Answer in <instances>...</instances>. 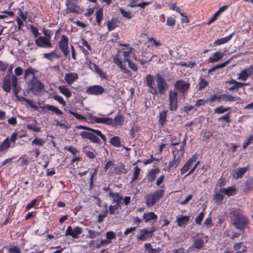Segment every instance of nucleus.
<instances>
[{
	"instance_id": "1",
	"label": "nucleus",
	"mask_w": 253,
	"mask_h": 253,
	"mask_svg": "<svg viewBox=\"0 0 253 253\" xmlns=\"http://www.w3.org/2000/svg\"><path fill=\"white\" fill-rule=\"evenodd\" d=\"M119 45L120 48L118 50L114 56L113 61L119 67L122 72L131 76L132 74L130 71L126 68L124 63L127 60H137L135 49L129 43H120Z\"/></svg>"
},
{
	"instance_id": "2",
	"label": "nucleus",
	"mask_w": 253,
	"mask_h": 253,
	"mask_svg": "<svg viewBox=\"0 0 253 253\" xmlns=\"http://www.w3.org/2000/svg\"><path fill=\"white\" fill-rule=\"evenodd\" d=\"M96 123L103 124L113 127L121 126L125 122V118L121 114H118L114 119L107 117H95L93 119Z\"/></svg>"
},
{
	"instance_id": "3",
	"label": "nucleus",
	"mask_w": 253,
	"mask_h": 253,
	"mask_svg": "<svg viewBox=\"0 0 253 253\" xmlns=\"http://www.w3.org/2000/svg\"><path fill=\"white\" fill-rule=\"evenodd\" d=\"M156 87L154 86L152 93L156 95H165L169 88V85L162 75L159 73L156 75Z\"/></svg>"
},
{
	"instance_id": "4",
	"label": "nucleus",
	"mask_w": 253,
	"mask_h": 253,
	"mask_svg": "<svg viewBox=\"0 0 253 253\" xmlns=\"http://www.w3.org/2000/svg\"><path fill=\"white\" fill-rule=\"evenodd\" d=\"M231 220L236 228L239 229H243L247 223L245 216L240 211H236L234 212Z\"/></svg>"
},
{
	"instance_id": "5",
	"label": "nucleus",
	"mask_w": 253,
	"mask_h": 253,
	"mask_svg": "<svg viewBox=\"0 0 253 253\" xmlns=\"http://www.w3.org/2000/svg\"><path fill=\"white\" fill-rule=\"evenodd\" d=\"M43 33L46 36H41L35 40V43L37 46L42 48H51L52 44L50 42V36L46 34V31L43 30Z\"/></svg>"
},
{
	"instance_id": "6",
	"label": "nucleus",
	"mask_w": 253,
	"mask_h": 253,
	"mask_svg": "<svg viewBox=\"0 0 253 253\" xmlns=\"http://www.w3.org/2000/svg\"><path fill=\"white\" fill-rule=\"evenodd\" d=\"M178 93L175 90H170L169 92V109L170 111H176L178 104Z\"/></svg>"
},
{
	"instance_id": "7",
	"label": "nucleus",
	"mask_w": 253,
	"mask_h": 253,
	"mask_svg": "<svg viewBox=\"0 0 253 253\" xmlns=\"http://www.w3.org/2000/svg\"><path fill=\"white\" fill-rule=\"evenodd\" d=\"M58 46L60 50L63 53L64 56L68 57L69 53V39L65 35L61 36V39L58 42Z\"/></svg>"
},
{
	"instance_id": "8",
	"label": "nucleus",
	"mask_w": 253,
	"mask_h": 253,
	"mask_svg": "<svg viewBox=\"0 0 253 253\" xmlns=\"http://www.w3.org/2000/svg\"><path fill=\"white\" fill-rule=\"evenodd\" d=\"M80 135L83 138L88 139L92 143L97 144H101V140L99 138L100 136L95 132L83 131L81 132Z\"/></svg>"
},
{
	"instance_id": "9",
	"label": "nucleus",
	"mask_w": 253,
	"mask_h": 253,
	"mask_svg": "<svg viewBox=\"0 0 253 253\" xmlns=\"http://www.w3.org/2000/svg\"><path fill=\"white\" fill-rule=\"evenodd\" d=\"M82 231V228L79 226H76L73 228L71 226H69L66 230L65 236H70L74 239H78Z\"/></svg>"
},
{
	"instance_id": "10",
	"label": "nucleus",
	"mask_w": 253,
	"mask_h": 253,
	"mask_svg": "<svg viewBox=\"0 0 253 253\" xmlns=\"http://www.w3.org/2000/svg\"><path fill=\"white\" fill-rule=\"evenodd\" d=\"M190 85L189 83L183 80H178L175 82L174 86L178 92L184 94L189 90Z\"/></svg>"
},
{
	"instance_id": "11",
	"label": "nucleus",
	"mask_w": 253,
	"mask_h": 253,
	"mask_svg": "<svg viewBox=\"0 0 253 253\" xmlns=\"http://www.w3.org/2000/svg\"><path fill=\"white\" fill-rule=\"evenodd\" d=\"M29 84L30 85V89L34 93L41 92L44 88L43 84L36 79L32 80Z\"/></svg>"
},
{
	"instance_id": "12",
	"label": "nucleus",
	"mask_w": 253,
	"mask_h": 253,
	"mask_svg": "<svg viewBox=\"0 0 253 253\" xmlns=\"http://www.w3.org/2000/svg\"><path fill=\"white\" fill-rule=\"evenodd\" d=\"M226 84L230 85L228 88L229 91H238L239 88L249 85L248 83L239 82L234 79L227 81Z\"/></svg>"
},
{
	"instance_id": "13",
	"label": "nucleus",
	"mask_w": 253,
	"mask_h": 253,
	"mask_svg": "<svg viewBox=\"0 0 253 253\" xmlns=\"http://www.w3.org/2000/svg\"><path fill=\"white\" fill-rule=\"evenodd\" d=\"M105 91L104 88L99 85H94L88 87L85 92L90 95H99Z\"/></svg>"
},
{
	"instance_id": "14",
	"label": "nucleus",
	"mask_w": 253,
	"mask_h": 253,
	"mask_svg": "<svg viewBox=\"0 0 253 253\" xmlns=\"http://www.w3.org/2000/svg\"><path fill=\"white\" fill-rule=\"evenodd\" d=\"M153 231L154 230L148 231L145 228L142 229L136 235V238L141 241H147L152 237Z\"/></svg>"
},
{
	"instance_id": "15",
	"label": "nucleus",
	"mask_w": 253,
	"mask_h": 253,
	"mask_svg": "<svg viewBox=\"0 0 253 253\" xmlns=\"http://www.w3.org/2000/svg\"><path fill=\"white\" fill-rule=\"evenodd\" d=\"M11 77L9 75H6L3 79L2 88L6 93H9L11 91Z\"/></svg>"
},
{
	"instance_id": "16",
	"label": "nucleus",
	"mask_w": 253,
	"mask_h": 253,
	"mask_svg": "<svg viewBox=\"0 0 253 253\" xmlns=\"http://www.w3.org/2000/svg\"><path fill=\"white\" fill-rule=\"evenodd\" d=\"M40 108L42 111L44 112L47 111H51L52 113H55L57 116H60L63 115V112L58 109L57 107L49 104H46L43 106H40Z\"/></svg>"
},
{
	"instance_id": "17",
	"label": "nucleus",
	"mask_w": 253,
	"mask_h": 253,
	"mask_svg": "<svg viewBox=\"0 0 253 253\" xmlns=\"http://www.w3.org/2000/svg\"><path fill=\"white\" fill-rule=\"evenodd\" d=\"M78 128L79 129H85L86 130H88V131H91L92 132H95V133H96L97 135H98L100 136V137L102 139V141L104 143H106V142L107 141V138L105 136V135L104 134H103L100 130H99L98 129H94L93 128L89 127L87 126H82V125H80V126H78Z\"/></svg>"
},
{
	"instance_id": "18",
	"label": "nucleus",
	"mask_w": 253,
	"mask_h": 253,
	"mask_svg": "<svg viewBox=\"0 0 253 253\" xmlns=\"http://www.w3.org/2000/svg\"><path fill=\"white\" fill-rule=\"evenodd\" d=\"M35 69L29 67L24 72V80L29 84L32 80L36 79L35 76Z\"/></svg>"
},
{
	"instance_id": "19",
	"label": "nucleus",
	"mask_w": 253,
	"mask_h": 253,
	"mask_svg": "<svg viewBox=\"0 0 253 253\" xmlns=\"http://www.w3.org/2000/svg\"><path fill=\"white\" fill-rule=\"evenodd\" d=\"M204 243V241L202 238L195 239L193 245L188 249L187 252H192L195 249H200L203 247Z\"/></svg>"
},
{
	"instance_id": "20",
	"label": "nucleus",
	"mask_w": 253,
	"mask_h": 253,
	"mask_svg": "<svg viewBox=\"0 0 253 253\" xmlns=\"http://www.w3.org/2000/svg\"><path fill=\"white\" fill-rule=\"evenodd\" d=\"M78 78L79 76L77 73L70 72L65 74L64 80L67 84L71 85L78 79Z\"/></svg>"
},
{
	"instance_id": "21",
	"label": "nucleus",
	"mask_w": 253,
	"mask_h": 253,
	"mask_svg": "<svg viewBox=\"0 0 253 253\" xmlns=\"http://www.w3.org/2000/svg\"><path fill=\"white\" fill-rule=\"evenodd\" d=\"M121 21L117 18H112L107 22V27L109 31L114 30L119 26Z\"/></svg>"
},
{
	"instance_id": "22",
	"label": "nucleus",
	"mask_w": 253,
	"mask_h": 253,
	"mask_svg": "<svg viewBox=\"0 0 253 253\" xmlns=\"http://www.w3.org/2000/svg\"><path fill=\"white\" fill-rule=\"evenodd\" d=\"M224 54V52L221 50H218L214 52L212 55L209 58L210 62L214 63L218 61L223 57Z\"/></svg>"
},
{
	"instance_id": "23",
	"label": "nucleus",
	"mask_w": 253,
	"mask_h": 253,
	"mask_svg": "<svg viewBox=\"0 0 253 253\" xmlns=\"http://www.w3.org/2000/svg\"><path fill=\"white\" fill-rule=\"evenodd\" d=\"M12 87L15 96H17L20 92V87L18 86V79L17 77L14 75L11 76Z\"/></svg>"
},
{
	"instance_id": "24",
	"label": "nucleus",
	"mask_w": 253,
	"mask_h": 253,
	"mask_svg": "<svg viewBox=\"0 0 253 253\" xmlns=\"http://www.w3.org/2000/svg\"><path fill=\"white\" fill-rule=\"evenodd\" d=\"M190 216L181 215L176 218L177 225L180 227H185L189 222Z\"/></svg>"
},
{
	"instance_id": "25",
	"label": "nucleus",
	"mask_w": 253,
	"mask_h": 253,
	"mask_svg": "<svg viewBox=\"0 0 253 253\" xmlns=\"http://www.w3.org/2000/svg\"><path fill=\"white\" fill-rule=\"evenodd\" d=\"M157 201H158V200L153 193L147 195L146 197V204L148 207H152Z\"/></svg>"
},
{
	"instance_id": "26",
	"label": "nucleus",
	"mask_w": 253,
	"mask_h": 253,
	"mask_svg": "<svg viewBox=\"0 0 253 253\" xmlns=\"http://www.w3.org/2000/svg\"><path fill=\"white\" fill-rule=\"evenodd\" d=\"M233 35L234 33H232L227 37L218 39L214 42V44L215 45H219L221 44H224L228 42L232 39Z\"/></svg>"
},
{
	"instance_id": "27",
	"label": "nucleus",
	"mask_w": 253,
	"mask_h": 253,
	"mask_svg": "<svg viewBox=\"0 0 253 253\" xmlns=\"http://www.w3.org/2000/svg\"><path fill=\"white\" fill-rule=\"evenodd\" d=\"M83 152L89 158H94L96 156L95 151L91 147L86 146L83 148Z\"/></svg>"
},
{
	"instance_id": "28",
	"label": "nucleus",
	"mask_w": 253,
	"mask_h": 253,
	"mask_svg": "<svg viewBox=\"0 0 253 253\" xmlns=\"http://www.w3.org/2000/svg\"><path fill=\"white\" fill-rule=\"evenodd\" d=\"M58 89L66 97L70 98L72 96V92L66 85L59 86Z\"/></svg>"
},
{
	"instance_id": "29",
	"label": "nucleus",
	"mask_w": 253,
	"mask_h": 253,
	"mask_svg": "<svg viewBox=\"0 0 253 253\" xmlns=\"http://www.w3.org/2000/svg\"><path fill=\"white\" fill-rule=\"evenodd\" d=\"M66 5L67 6V13H76L77 14L79 13V8L74 3H72L70 4L68 3V1H67Z\"/></svg>"
},
{
	"instance_id": "30",
	"label": "nucleus",
	"mask_w": 253,
	"mask_h": 253,
	"mask_svg": "<svg viewBox=\"0 0 253 253\" xmlns=\"http://www.w3.org/2000/svg\"><path fill=\"white\" fill-rule=\"evenodd\" d=\"M172 153L174 158H181L183 157L184 152V146H181L179 150H177L176 148H172Z\"/></svg>"
},
{
	"instance_id": "31",
	"label": "nucleus",
	"mask_w": 253,
	"mask_h": 253,
	"mask_svg": "<svg viewBox=\"0 0 253 253\" xmlns=\"http://www.w3.org/2000/svg\"><path fill=\"white\" fill-rule=\"evenodd\" d=\"M95 18L97 25L100 26L103 18V8L100 7L96 10L95 12Z\"/></svg>"
},
{
	"instance_id": "32",
	"label": "nucleus",
	"mask_w": 253,
	"mask_h": 253,
	"mask_svg": "<svg viewBox=\"0 0 253 253\" xmlns=\"http://www.w3.org/2000/svg\"><path fill=\"white\" fill-rule=\"evenodd\" d=\"M167 110H164L161 112L159 116V123L161 127H163L167 121Z\"/></svg>"
},
{
	"instance_id": "33",
	"label": "nucleus",
	"mask_w": 253,
	"mask_h": 253,
	"mask_svg": "<svg viewBox=\"0 0 253 253\" xmlns=\"http://www.w3.org/2000/svg\"><path fill=\"white\" fill-rule=\"evenodd\" d=\"M116 238V234L112 231H109L106 233V239H104L107 245H109L112 243V240Z\"/></svg>"
},
{
	"instance_id": "34",
	"label": "nucleus",
	"mask_w": 253,
	"mask_h": 253,
	"mask_svg": "<svg viewBox=\"0 0 253 253\" xmlns=\"http://www.w3.org/2000/svg\"><path fill=\"white\" fill-rule=\"evenodd\" d=\"M220 192L223 193L224 195L230 196L236 193V189L234 186H230L227 188L220 189Z\"/></svg>"
},
{
	"instance_id": "35",
	"label": "nucleus",
	"mask_w": 253,
	"mask_h": 253,
	"mask_svg": "<svg viewBox=\"0 0 253 253\" xmlns=\"http://www.w3.org/2000/svg\"><path fill=\"white\" fill-rule=\"evenodd\" d=\"M142 218L145 222H147L150 220L156 219L157 218V215L153 212H148L144 213Z\"/></svg>"
},
{
	"instance_id": "36",
	"label": "nucleus",
	"mask_w": 253,
	"mask_h": 253,
	"mask_svg": "<svg viewBox=\"0 0 253 253\" xmlns=\"http://www.w3.org/2000/svg\"><path fill=\"white\" fill-rule=\"evenodd\" d=\"M248 167L241 168L237 169L233 174V178L237 179L243 176L244 174L247 171Z\"/></svg>"
},
{
	"instance_id": "37",
	"label": "nucleus",
	"mask_w": 253,
	"mask_h": 253,
	"mask_svg": "<svg viewBox=\"0 0 253 253\" xmlns=\"http://www.w3.org/2000/svg\"><path fill=\"white\" fill-rule=\"evenodd\" d=\"M43 58L53 62L54 58H59L60 56L56 53L55 50H53L50 53L43 54Z\"/></svg>"
},
{
	"instance_id": "38",
	"label": "nucleus",
	"mask_w": 253,
	"mask_h": 253,
	"mask_svg": "<svg viewBox=\"0 0 253 253\" xmlns=\"http://www.w3.org/2000/svg\"><path fill=\"white\" fill-rule=\"evenodd\" d=\"M109 142L112 145L117 148H120L122 145L120 138L117 136H113L110 139Z\"/></svg>"
},
{
	"instance_id": "39",
	"label": "nucleus",
	"mask_w": 253,
	"mask_h": 253,
	"mask_svg": "<svg viewBox=\"0 0 253 253\" xmlns=\"http://www.w3.org/2000/svg\"><path fill=\"white\" fill-rule=\"evenodd\" d=\"M159 172L160 170L159 169L151 170L148 174V179L151 182L154 181Z\"/></svg>"
},
{
	"instance_id": "40",
	"label": "nucleus",
	"mask_w": 253,
	"mask_h": 253,
	"mask_svg": "<svg viewBox=\"0 0 253 253\" xmlns=\"http://www.w3.org/2000/svg\"><path fill=\"white\" fill-rule=\"evenodd\" d=\"M119 11L122 16L127 20H130L133 16V15L129 11L125 10L123 8H119Z\"/></svg>"
},
{
	"instance_id": "41",
	"label": "nucleus",
	"mask_w": 253,
	"mask_h": 253,
	"mask_svg": "<svg viewBox=\"0 0 253 253\" xmlns=\"http://www.w3.org/2000/svg\"><path fill=\"white\" fill-rule=\"evenodd\" d=\"M110 196L112 198V204H120L122 200V197L117 193H112L110 194Z\"/></svg>"
},
{
	"instance_id": "42",
	"label": "nucleus",
	"mask_w": 253,
	"mask_h": 253,
	"mask_svg": "<svg viewBox=\"0 0 253 253\" xmlns=\"http://www.w3.org/2000/svg\"><path fill=\"white\" fill-rule=\"evenodd\" d=\"M120 209V204H112L109 208V211L110 213L114 214L118 213V210Z\"/></svg>"
},
{
	"instance_id": "43",
	"label": "nucleus",
	"mask_w": 253,
	"mask_h": 253,
	"mask_svg": "<svg viewBox=\"0 0 253 253\" xmlns=\"http://www.w3.org/2000/svg\"><path fill=\"white\" fill-rule=\"evenodd\" d=\"M147 85L149 87L150 90H152L154 87L153 85L154 82V77L150 74H148L146 77Z\"/></svg>"
},
{
	"instance_id": "44",
	"label": "nucleus",
	"mask_w": 253,
	"mask_h": 253,
	"mask_svg": "<svg viewBox=\"0 0 253 253\" xmlns=\"http://www.w3.org/2000/svg\"><path fill=\"white\" fill-rule=\"evenodd\" d=\"M209 85V83L206 81L204 79L202 78H200L198 86V90L200 91L202 90L205 87H206Z\"/></svg>"
},
{
	"instance_id": "45",
	"label": "nucleus",
	"mask_w": 253,
	"mask_h": 253,
	"mask_svg": "<svg viewBox=\"0 0 253 253\" xmlns=\"http://www.w3.org/2000/svg\"><path fill=\"white\" fill-rule=\"evenodd\" d=\"M212 134V132L210 130H204L202 131L201 135H202V139L203 141H208L211 136Z\"/></svg>"
},
{
	"instance_id": "46",
	"label": "nucleus",
	"mask_w": 253,
	"mask_h": 253,
	"mask_svg": "<svg viewBox=\"0 0 253 253\" xmlns=\"http://www.w3.org/2000/svg\"><path fill=\"white\" fill-rule=\"evenodd\" d=\"M10 145V142L9 137L6 138L0 145V151H3L9 148Z\"/></svg>"
},
{
	"instance_id": "47",
	"label": "nucleus",
	"mask_w": 253,
	"mask_h": 253,
	"mask_svg": "<svg viewBox=\"0 0 253 253\" xmlns=\"http://www.w3.org/2000/svg\"><path fill=\"white\" fill-rule=\"evenodd\" d=\"M45 142V141L44 139L38 137H36L32 141L31 144L32 145L42 146Z\"/></svg>"
},
{
	"instance_id": "48",
	"label": "nucleus",
	"mask_w": 253,
	"mask_h": 253,
	"mask_svg": "<svg viewBox=\"0 0 253 253\" xmlns=\"http://www.w3.org/2000/svg\"><path fill=\"white\" fill-rule=\"evenodd\" d=\"M93 66L95 72L97 73L101 78H107V75L105 72H104L101 69L99 68L95 64H93Z\"/></svg>"
},
{
	"instance_id": "49",
	"label": "nucleus",
	"mask_w": 253,
	"mask_h": 253,
	"mask_svg": "<svg viewBox=\"0 0 253 253\" xmlns=\"http://www.w3.org/2000/svg\"><path fill=\"white\" fill-rule=\"evenodd\" d=\"M224 194L220 192V189L218 193L215 194L213 200L216 203H220L223 200Z\"/></svg>"
},
{
	"instance_id": "50",
	"label": "nucleus",
	"mask_w": 253,
	"mask_h": 253,
	"mask_svg": "<svg viewBox=\"0 0 253 253\" xmlns=\"http://www.w3.org/2000/svg\"><path fill=\"white\" fill-rule=\"evenodd\" d=\"M253 141V134H251L249 137L246 138L243 143L242 150H245Z\"/></svg>"
},
{
	"instance_id": "51",
	"label": "nucleus",
	"mask_w": 253,
	"mask_h": 253,
	"mask_svg": "<svg viewBox=\"0 0 253 253\" xmlns=\"http://www.w3.org/2000/svg\"><path fill=\"white\" fill-rule=\"evenodd\" d=\"M230 109V108L228 107H224L223 106H219L214 110V113L215 114H223Z\"/></svg>"
},
{
	"instance_id": "52",
	"label": "nucleus",
	"mask_w": 253,
	"mask_h": 253,
	"mask_svg": "<svg viewBox=\"0 0 253 253\" xmlns=\"http://www.w3.org/2000/svg\"><path fill=\"white\" fill-rule=\"evenodd\" d=\"M221 99L229 102H233L237 100V98L230 94H221Z\"/></svg>"
},
{
	"instance_id": "53",
	"label": "nucleus",
	"mask_w": 253,
	"mask_h": 253,
	"mask_svg": "<svg viewBox=\"0 0 253 253\" xmlns=\"http://www.w3.org/2000/svg\"><path fill=\"white\" fill-rule=\"evenodd\" d=\"M169 9L175 11L177 13H179L180 15H184V12H181V9L179 7L177 6L176 2L169 4Z\"/></svg>"
},
{
	"instance_id": "54",
	"label": "nucleus",
	"mask_w": 253,
	"mask_h": 253,
	"mask_svg": "<svg viewBox=\"0 0 253 253\" xmlns=\"http://www.w3.org/2000/svg\"><path fill=\"white\" fill-rule=\"evenodd\" d=\"M208 102L211 104L216 101L220 102L221 101V95L217 96L215 94H212L210 95V98L207 99Z\"/></svg>"
},
{
	"instance_id": "55",
	"label": "nucleus",
	"mask_w": 253,
	"mask_h": 253,
	"mask_svg": "<svg viewBox=\"0 0 253 253\" xmlns=\"http://www.w3.org/2000/svg\"><path fill=\"white\" fill-rule=\"evenodd\" d=\"M230 115L231 113L228 112V113L225 114L224 115L222 116L221 117L219 118L218 119V121L219 122H222V121H224L225 122V123L229 124L231 122V120L230 118Z\"/></svg>"
},
{
	"instance_id": "56",
	"label": "nucleus",
	"mask_w": 253,
	"mask_h": 253,
	"mask_svg": "<svg viewBox=\"0 0 253 253\" xmlns=\"http://www.w3.org/2000/svg\"><path fill=\"white\" fill-rule=\"evenodd\" d=\"M176 24V20L172 16H169L167 18L166 25L171 27L172 28L175 26Z\"/></svg>"
},
{
	"instance_id": "57",
	"label": "nucleus",
	"mask_w": 253,
	"mask_h": 253,
	"mask_svg": "<svg viewBox=\"0 0 253 253\" xmlns=\"http://www.w3.org/2000/svg\"><path fill=\"white\" fill-rule=\"evenodd\" d=\"M86 230L88 233L87 237L89 238H91V239L95 238L97 237V236H99L100 234L99 232H98L97 231H93V230H92L90 229H86Z\"/></svg>"
},
{
	"instance_id": "58",
	"label": "nucleus",
	"mask_w": 253,
	"mask_h": 253,
	"mask_svg": "<svg viewBox=\"0 0 253 253\" xmlns=\"http://www.w3.org/2000/svg\"><path fill=\"white\" fill-rule=\"evenodd\" d=\"M248 74L244 70H243L239 74L237 79L243 81H246L249 78Z\"/></svg>"
},
{
	"instance_id": "59",
	"label": "nucleus",
	"mask_w": 253,
	"mask_h": 253,
	"mask_svg": "<svg viewBox=\"0 0 253 253\" xmlns=\"http://www.w3.org/2000/svg\"><path fill=\"white\" fill-rule=\"evenodd\" d=\"M26 128L28 129L32 130L35 132L41 131V127L37 126L36 125L33 124H27L26 126Z\"/></svg>"
},
{
	"instance_id": "60",
	"label": "nucleus",
	"mask_w": 253,
	"mask_h": 253,
	"mask_svg": "<svg viewBox=\"0 0 253 253\" xmlns=\"http://www.w3.org/2000/svg\"><path fill=\"white\" fill-rule=\"evenodd\" d=\"M53 98L57 101L59 104H61L62 106H65L66 105V101L64 100L62 97L58 95H54L53 96Z\"/></svg>"
},
{
	"instance_id": "61",
	"label": "nucleus",
	"mask_w": 253,
	"mask_h": 253,
	"mask_svg": "<svg viewBox=\"0 0 253 253\" xmlns=\"http://www.w3.org/2000/svg\"><path fill=\"white\" fill-rule=\"evenodd\" d=\"M208 103H209L208 99H199L196 100L195 106L196 107H200L205 105Z\"/></svg>"
},
{
	"instance_id": "62",
	"label": "nucleus",
	"mask_w": 253,
	"mask_h": 253,
	"mask_svg": "<svg viewBox=\"0 0 253 253\" xmlns=\"http://www.w3.org/2000/svg\"><path fill=\"white\" fill-rule=\"evenodd\" d=\"M64 149L70 152L74 156H76L79 153V151L72 146H65Z\"/></svg>"
},
{
	"instance_id": "63",
	"label": "nucleus",
	"mask_w": 253,
	"mask_h": 253,
	"mask_svg": "<svg viewBox=\"0 0 253 253\" xmlns=\"http://www.w3.org/2000/svg\"><path fill=\"white\" fill-rule=\"evenodd\" d=\"M132 59H129L126 61L127 62L128 67L133 71L136 72L138 70L137 65L132 61Z\"/></svg>"
},
{
	"instance_id": "64",
	"label": "nucleus",
	"mask_w": 253,
	"mask_h": 253,
	"mask_svg": "<svg viewBox=\"0 0 253 253\" xmlns=\"http://www.w3.org/2000/svg\"><path fill=\"white\" fill-rule=\"evenodd\" d=\"M145 248L148 253H156L157 252L156 249H153L150 244H145L144 245Z\"/></svg>"
}]
</instances>
